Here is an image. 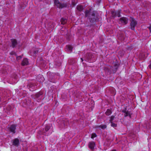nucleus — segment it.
I'll return each mask as SVG.
<instances>
[{
	"instance_id": "f257e3e1",
	"label": "nucleus",
	"mask_w": 151,
	"mask_h": 151,
	"mask_svg": "<svg viewBox=\"0 0 151 151\" xmlns=\"http://www.w3.org/2000/svg\"><path fill=\"white\" fill-rule=\"evenodd\" d=\"M85 17H87V26H90L98 20V15L96 11H92L91 9L85 12Z\"/></svg>"
},
{
	"instance_id": "f03ea898",
	"label": "nucleus",
	"mask_w": 151,
	"mask_h": 151,
	"mask_svg": "<svg viewBox=\"0 0 151 151\" xmlns=\"http://www.w3.org/2000/svg\"><path fill=\"white\" fill-rule=\"evenodd\" d=\"M54 4L58 8L60 9L66 8L68 6L67 3L64 2H60L58 0H55Z\"/></svg>"
},
{
	"instance_id": "7ed1b4c3",
	"label": "nucleus",
	"mask_w": 151,
	"mask_h": 151,
	"mask_svg": "<svg viewBox=\"0 0 151 151\" xmlns=\"http://www.w3.org/2000/svg\"><path fill=\"white\" fill-rule=\"evenodd\" d=\"M43 94V93L42 91H40L35 94L32 95L31 96L32 98L33 99H41V98L42 97V95Z\"/></svg>"
},
{
	"instance_id": "20e7f679",
	"label": "nucleus",
	"mask_w": 151,
	"mask_h": 151,
	"mask_svg": "<svg viewBox=\"0 0 151 151\" xmlns=\"http://www.w3.org/2000/svg\"><path fill=\"white\" fill-rule=\"evenodd\" d=\"M130 20V28L132 30H134L135 27L137 24V22L135 20L134 18L131 17Z\"/></svg>"
},
{
	"instance_id": "39448f33",
	"label": "nucleus",
	"mask_w": 151,
	"mask_h": 151,
	"mask_svg": "<svg viewBox=\"0 0 151 151\" xmlns=\"http://www.w3.org/2000/svg\"><path fill=\"white\" fill-rule=\"evenodd\" d=\"M47 74L49 80L52 82L55 83L56 81L55 80V73L49 72Z\"/></svg>"
},
{
	"instance_id": "423d86ee",
	"label": "nucleus",
	"mask_w": 151,
	"mask_h": 151,
	"mask_svg": "<svg viewBox=\"0 0 151 151\" xmlns=\"http://www.w3.org/2000/svg\"><path fill=\"white\" fill-rule=\"evenodd\" d=\"M60 122L61 124V127L62 128L65 127L67 126L68 124V120L66 119H63L61 120Z\"/></svg>"
},
{
	"instance_id": "0eeeda50",
	"label": "nucleus",
	"mask_w": 151,
	"mask_h": 151,
	"mask_svg": "<svg viewBox=\"0 0 151 151\" xmlns=\"http://www.w3.org/2000/svg\"><path fill=\"white\" fill-rule=\"evenodd\" d=\"M51 126L49 125H46L45 128V129H43L42 131H40L38 132L39 134H43L45 133L46 132H47L49 130Z\"/></svg>"
},
{
	"instance_id": "6e6552de",
	"label": "nucleus",
	"mask_w": 151,
	"mask_h": 151,
	"mask_svg": "<svg viewBox=\"0 0 151 151\" xmlns=\"http://www.w3.org/2000/svg\"><path fill=\"white\" fill-rule=\"evenodd\" d=\"M111 14L112 17L114 18L117 16L118 17H120L121 16L119 11L112 10L111 11Z\"/></svg>"
},
{
	"instance_id": "1a4fd4ad",
	"label": "nucleus",
	"mask_w": 151,
	"mask_h": 151,
	"mask_svg": "<svg viewBox=\"0 0 151 151\" xmlns=\"http://www.w3.org/2000/svg\"><path fill=\"white\" fill-rule=\"evenodd\" d=\"M119 20L121 23L123 25H126L128 23V19L126 17H121L119 19Z\"/></svg>"
},
{
	"instance_id": "9d476101",
	"label": "nucleus",
	"mask_w": 151,
	"mask_h": 151,
	"mask_svg": "<svg viewBox=\"0 0 151 151\" xmlns=\"http://www.w3.org/2000/svg\"><path fill=\"white\" fill-rule=\"evenodd\" d=\"M122 112L124 113V117L129 116L130 118H131L132 114L130 113V112L127 111L126 107H125L124 109L122 110Z\"/></svg>"
},
{
	"instance_id": "9b49d317",
	"label": "nucleus",
	"mask_w": 151,
	"mask_h": 151,
	"mask_svg": "<svg viewBox=\"0 0 151 151\" xmlns=\"http://www.w3.org/2000/svg\"><path fill=\"white\" fill-rule=\"evenodd\" d=\"M17 125L16 124H13L11 125L10 127L8 128V129L11 132L15 134L16 132L15 130Z\"/></svg>"
},
{
	"instance_id": "f8f14e48",
	"label": "nucleus",
	"mask_w": 151,
	"mask_h": 151,
	"mask_svg": "<svg viewBox=\"0 0 151 151\" xmlns=\"http://www.w3.org/2000/svg\"><path fill=\"white\" fill-rule=\"evenodd\" d=\"M118 67V65L117 63H115L114 65V67L111 66V73H115L117 70Z\"/></svg>"
},
{
	"instance_id": "ddd939ff",
	"label": "nucleus",
	"mask_w": 151,
	"mask_h": 151,
	"mask_svg": "<svg viewBox=\"0 0 151 151\" xmlns=\"http://www.w3.org/2000/svg\"><path fill=\"white\" fill-rule=\"evenodd\" d=\"M110 68H111V66L110 65H107L104 68V69L105 72L109 74H111V70Z\"/></svg>"
},
{
	"instance_id": "4468645a",
	"label": "nucleus",
	"mask_w": 151,
	"mask_h": 151,
	"mask_svg": "<svg viewBox=\"0 0 151 151\" xmlns=\"http://www.w3.org/2000/svg\"><path fill=\"white\" fill-rule=\"evenodd\" d=\"M12 145L16 147H18L19 145V140L17 138H15L12 140Z\"/></svg>"
},
{
	"instance_id": "2eb2a0df",
	"label": "nucleus",
	"mask_w": 151,
	"mask_h": 151,
	"mask_svg": "<svg viewBox=\"0 0 151 151\" xmlns=\"http://www.w3.org/2000/svg\"><path fill=\"white\" fill-rule=\"evenodd\" d=\"M95 145V143L93 142H90L88 145L89 147L92 151H93L94 150V147Z\"/></svg>"
},
{
	"instance_id": "dca6fc26",
	"label": "nucleus",
	"mask_w": 151,
	"mask_h": 151,
	"mask_svg": "<svg viewBox=\"0 0 151 151\" xmlns=\"http://www.w3.org/2000/svg\"><path fill=\"white\" fill-rule=\"evenodd\" d=\"M11 42L12 43V47L13 48H14L17 45L18 42L17 40L15 39H11Z\"/></svg>"
},
{
	"instance_id": "f3484780",
	"label": "nucleus",
	"mask_w": 151,
	"mask_h": 151,
	"mask_svg": "<svg viewBox=\"0 0 151 151\" xmlns=\"http://www.w3.org/2000/svg\"><path fill=\"white\" fill-rule=\"evenodd\" d=\"M92 58V54L90 53H87L85 55L86 61H88Z\"/></svg>"
},
{
	"instance_id": "a211bd4d",
	"label": "nucleus",
	"mask_w": 151,
	"mask_h": 151,
	"mask_svg": "<svg viewBox=\"0 0 151 151\" xmlns=\"http://www.w3.org/2000/svg\"><path fill=\"white\" fill-rule=\"evenodd\" d=\"M30 91H33L35 88V86L33 83H29L27 86Z\"/></svg>"
},
{
	"instance_id": "6ab92c4d",
	"label": "nucleus",
	"mask_w": 151,
	"mask_h": 151,
	"mask_svg": "<svg viewBox=\"0 0 151 151\" xmlns=\"http://www.w3.org/2000/svg\"><path fill=\"white\" fill-rule=\"evenodd\" d=\"M28 63V60L26 58H24L22 62V65L23 66L27 65Z\"/></svg>"
},
{
	"instance_id": "aec40b11",
	"label": "nucleus",
	"mask_w": 151,
	"mask_h": 151,
	"mask_svg": "<svg viewBox=\"0 0 151 151\" xmlns=\"http://www.w3.org/2000/svg\"><path fill=\"white\" fill-rule=\"evenodd\" d=\"M80 12H81L83 11L84 8L83 6L81 5H78L76 8Z\"/></svg>"
},
{
	"instance_id": "412c9836",
	"label": "nucleus",
	"mask_w": 151,
	"mask_h": 151,
	"mask_svg": "<svg viewBox=\"0 0 151 151\" xmlns=\"http://www.w3.org/2000/svg\"><path fill=\"white\" fill-rule=\"evenodd\" d=\"M61 24L63 25L65 24L67 22V20L65 18H62L60 19Z\"/></svg>"
},
{
	"instance_id": "4be33fe9",
	"label": "nucleus",
	"mask_w": 151,
	"mask_h": 151,
	"mask_svg": "<svg viewBox=\"0 0 151 151\" xmlns=\"http://www.w3.org/2000/svg\"><path fill=\"white\" fill-rule=\"evenodd\" d=\"M112 113V111L111 109H107L105 113V114L107 116H109Z\"/></svg>"
},
{
	"instance_id": "5701e85b",
	"label": "nucleus",
	"mask_w": 151,
	"mask_h": 151,
	"mask_svg": "<svg viewBox=\"0 0 151 151\" xmlns=\"http://www.w3.org/2000/svg\"><path fill=\"white\" fill-rule=\"evenodd\" d=\"M67 49L70 51V52H71L72 51L73 47L70 45H68L66 46Z\"/></svg>"
},
{
	"instance_id": "b1692460",
	"label": "nucleus",
	"mask_w": 151,
	"mask_h": 151,
	"mask_svg": "<svg viewBox=\"0 0 151 151\" xmlns=\"http://www.w3.org/2000/svg\"><path fill=\"white\" fill-rule=\"evenodd\" d=\"M97 127H100L103 129H104L106 127V125H101L99 126H96Z\"/></svg>"
},
{
	"instance_id": "393cba45",
	"label": "nucleus",
	"mask_w": 151,
	"mask_h": 151,
	"mask_svg": "<svg viewBox=\"0 0 151 151\" xmlns=\"http://www.w3.org/2000/svg\"><path fill=\"white\" fill-rule=\"evenodd\" d=\"M110 119L109 120V122H112L114 120V118H115V116H110Z\"/></svg>"
},
{
	"instance_id": "a878e982",
	"label": "nucleus",
	"mask_w": 151,
	"mask_h": 151,
	"mask_svg": "<svg viewBox=\"0 0 151 151\" xmlns=\"http://www.w3.org/2000/svg\"><path fill=\"white\" fill-rule=\"evenodd\" d=\"M111 127H117V124H116L112 122H111Z\"/></svg>"
},
{
	"instance_id": "bb28decb",
	"label": "nucleus",
	"mask_w": 151,
	"mask_h": 151,
	"mask_svg": "<svg viewBox=\"0 0 151 151\" xmlns=\"http://www.w3.org/2000/svg\"><path fill=\"white\" fill-rule=\"evenodd\" d=\"M10 54L11 55H15L16 56H17V55L16 53L14 51L11 52H10Z\"/></svg>"
},
{
	"instance_id": "cd10ccee",
	"label": "nucleus",
	"mask_w": 151,
	"mask_h": 151,
	"mask_svg": "<svg viewBox=\"0 0 151 151\" xmlns=\"http://www.w3.org/2000/svg\"><path fill=\"white\" fill-rule=\"evenodd\" d=\"M16 57H17L16 59L18 60L21 59L22 58V56L21 55L19 56H17Z\"/></svg>"
},
{
	"instance_id": "c85d7f7f",
	"label": "nucleus",
	"mask_w": 151,
	"mask_h": 151,
	"mask_svg": "<svg viewBox=\"0 0 151 151\" xmlns=\"http://www.w3.org/2000/svg\"><path fill=\"white\" fill-rule=\"evenodd\" d=\"M96 137V135L95 133L92 134L91 135V138H93L94 137Z\"/></svg>"
},
{
	"instance_id": "c756f323",
	"label": "nucleus",
	"mask_w": 151,
	"mask_h": 151,
	"mask_svg": "<svg viewBox=\"0 0 151 151\" xmlns=\"http://www.w3.org/2000/svg\"><path fill=\"white\" fill-rule=\"evenodd\" d=\"M75 0H72V4L73 6L75 5L76 3L75 2Z\"/></svg>"
},
{
	"instance_id": "7c9ffc66",
	"label": "nucleus",
	"mask_w": 151,
	"mask_h": 151,
	"mask_svg": "<svg viewBox=\"0 0 151 151\" xmlns=\"http://www.w3.org/2000/svg\"><path fill=\"white\" fill-rule=\"evenodd\" d=\"M38 52V50H35V51H34V54H37V53Z\"/></svg>"
},
{
	"instance_id": "2f4dec72",
	"label": "nucleus",
	"mask_w": 151,
	"mask_h": 151,
	"mask_svg": "<svg viewBox=\"0 0 151 151\" xmlns=\"http://www.w3.org/2000/svg\"><path fill=\"white\" fill-rule=\"evenodd\" d=\"M148 28H149V29L150 30V32H151V26H150L148 27Z\"/></svg>"
},
{
	"instance_id": "473e14b6",
	"label": "nucleus",
	"mask_w": 151,
	"mask_h": 151,
	"mask_svg": "<svg viewBox=\"0 0 151 151\" xmlns=\"http://www.w3.org/2000/svg\"><path fill=\"white\" fill-rule=\"evenodd\" d=\"M77 97H78L79 98H80L81 97V96H77V95L76 96Z\"/></svg>"
},
{
	"instance_id": "72a5a7b5",
	"label": "nucleus",
	"mask_w": 151,
	"mask_h": 151,
	"mask_svg": "<svg viewBox=\"0 0 151 151\" xmlns=\"http://www.w3.org/2000/svg\"><path fill=\"white\" fill-rule=\"evenodd\" d=\"M149 68L151 69V64H150L149 65Z\"/></svg>"
},
{
	"instance_id": "f704fd0d",
	"label": "nucleus",
	"mask_w": 151,
	"mask_h": 151,
	"mask_svg": "<svg viewBox=\"0 0 151 151\" xmlns=\"http://www.w3.org/2000/svg\"><path fill=\"white\" fill-rule=\"evenodd\" d=\"M81 61L82 62H83V58H81Z\"/></svg>"
},
{
	"instance_id": "c9c22d12",
	"label": "nucleus",
	"mask_w": 151,
	"mask_h": 151,
	"mask_svg": "<svg viewBox=\"0 0 151 151\" xmlns=\"http://www.w3.org/2000/svg\"><path fill=\"white\" fill-rule=\"evenodd\" d=\"M42 0H39V2H41L42 1Z\"/></svg>"
},
{
	"instance_id": "e433bc0d",
	"label": "nucleus",
	"mask_w": 151,
	"mask_h": 151,
	"mask_svg": "<svg viewBox=\"0 0 151 151\" xmlns=\"http://www.w3.org/2000/svg\"><path fill=\"white\" fill-rule=\"evenodd\" d=\"M150 122H151V118H150Z\"/></svg>"
},
{
	"instance_id": "4c0bfd02",
	"label": "nucleus",
	"mask_w": 151,
	"mask_h": 151,
	"mask_svg": "<svg viewBox=\"0 0 151 151\" xmlns=\"http://www.w3.org/2000/svg\"><path fill=\"white\" fill-rule=\"evenodd\" d=\"M112 151H116V150H113Z\"/></svg>"
},
{
	"instance_id": "58836bf2",
	"label": "nucleus",
	"mask_w": 151,
	"mask_h": 151,
	"mask_svg": "<svg viewBox=\"0 0 151 151\" xmlns=\"http://www.w3.org/2000/svg\"><path fill=\"white\" fill-rule=\"evenodd\" d=\"M42 61H41V62H42ZM41 63H42V62H40L39 63V64H41Z\"/></svg>"
},
{
	"instance_id": "ea45409f",
	"label": "nucleus",
	"mask_w": 151,
	"mask_h": 151,
	"mask_svg": "<svg viewBox=\"0 0 151 151\" xmlns=\"http://www.w3.org/2000/svg\"><path fill=\"white\" fill-rule=\"evenodd\" d=\"M81 93V92H78V93L79 94H80V93Z\"/></svg>"
},
{
	"instance_id": "a19ab883",
	"label": "nucleus",
	"mask_w": 151,
	"mask_h": 151,
	"mask_svg": "<svg viewBox=\"0 0 151 151\" xmlns=\"http://www.w3.org/2000/svg\"><path fill=\"white\" fill-rule=\"evenodd\" d=\"M150 64H151V60L150 61Z\"/></svg>"
}]
</instances>
